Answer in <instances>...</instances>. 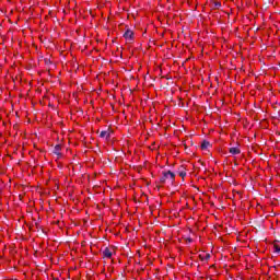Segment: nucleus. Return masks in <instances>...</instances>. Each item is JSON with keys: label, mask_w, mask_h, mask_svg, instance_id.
Returning <instances> with one entry per match:
<instances>
[{"label": "nucleus", "mask_w": 280, "mask_h": 280, "mask_svg": "<svg viewBox=\"0 0 280 280\" xmlns=\"http://www.w3.org/2000/svg\"><path fill=\"white\" fill-rule=\"evenodd\" d=\"M100 137L102 138V139H104L105 137H110V133H108V131H102L101 132V135H100Z\"/></svg>", "instance_id": "obj_5"}, {"label": "nucleus", "mask_w": 280, "mask_h": 280, "mask_svg": "<svg viewBox=\"0 0 280 280\" xmlns=\"http://www.w3.org/2000/svg\"><path fill=\"white\" fill-rule=\"evenodd\" d=\"M161 183H165V180H167L166 178H165V175L163 174V176L161 177Z\"/></svg>", "instance_id": "obj_9"}, {"label": "nucleus", "mask_w": 280, "mask_h": 280, "mask_svg": "<svg viewBox=\"0 0 280 280\" xmlns=\"http://www.w3.org/2000/svg\"><path fill=\"white\" fill-rule=\"evenodd\" d=\"M210 258H211V255L207 254L206 259H210Z\"/></svg>", "instance_id": "obj_10"}, {"label": "nucleus", "mask_w": 280, "mask_h": 280, "mask_svg": "<svg viewBox=\"0 0 280 280\" xmlns=\"http://www.w3.org/2000/svg\"><path fill=\"white\" fill-rule=\"evenodd\" d=\"M163 175L165 176L166 179H170V180H174V178L176 177V175L171 171L164 172Z\"/></svg>", "instance_id": "obj_3"}, {"label": "nucleus", "mask_w": 280, "mask_h": 280, "mask_svg": "<svg viewBox=\"0 0 280 280\" xmlns=\"http://www.w3.org/2000/svg\"><path fill=\"white\" fill-rule=\"evenodd\" d=\"M209 145H210L209 142H207V141L202 142V144H201V150H207V148H208Z\"/></svg>", "instance_id": "obj_6"}, {"label": "nucleus", "mask_w": 280, "mask_h": 280, "mask_svg": "<svg viewBox=\"0 0 280 280\" xmlns=\"http://www.w3.org/2000/svg\"><path fill=\"white\" fill-rule=\"evenodd\" d=\"M179 176H180L182 178H185V176H187V173L180 172V173H179Z\"/></svg>", "instance_id": "obj_7"}, {"label": "nucleus", "mask_w": 280, "mask_h": 280, "mask_svg": "<svg viewBox=\"0 0 280 280\" xmlns=\"http://www.w3.org/2000/svg\"><path fill=\"white\" fill-rule=\"evenodd\" d=\"M56 150H60V147H59V145H57V147H56Z\"/></svg>", "instance_id": "obj_11"}, {"label": "nucleus", "mask_w": 280, "mask_h": 280, "mask_svg": "<svg viewBox=\"0 0 280 280\" xmlns=\"http://www.w3.org/2000/svg\"><path fill=\"white\" fill-rule=\"evenodd\" d=\"M242 150H240V148L237 147H232L230 148V154L236 155V154H241Z\"/></svg>", "instance_id": "obj_4"}, {"label": "nucleus", "mask_w": 280, "mask_h": 280, "mask_svg": "<svg viewBox=\"0 0 280 280\" xmlns=\"http://www.w3.org/2000/svg\"><path fill=\"white\" fill-rule=\"evenodd\" d=\"M113 253L114 250L106 247L104 250H103V257H105L106 259H110L113 257Z\"/></svg>", "instance_id": "obj_1"}, {"label": "nucleus", "mask_w": 280, "mask_h": 280, "mask_svg": "<svg viewBox=\"0 0 280 280\" xmlns=\"http://www.w3.org/2000/svg\"><path fill=\"white\" fill-rule=\"evenodd\" d=\"M132 36H135V33H132L131 30H127L124 34V38H126L127 40H132Z\"/></svg>", "instance_id": "obj_2"}, {"label": "nucleus", "mask_w": 280, "mask_h": 280, "mask_svg": "<svg viewBox=\"0 0 280 280\" xmlns=\"http://www.w3.org/2000/svg\"><path fill=\"white\" fill-rule=\"evenodd\" d=\"M275 250H276L277 253H280V246H279V245H275Z\"/></svg>", "instance_id": "obj_8"}]
</instances>
